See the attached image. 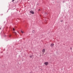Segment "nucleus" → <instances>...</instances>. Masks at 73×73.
<instances>
[{
	"label": "nucleus",
	"instance_id": "1",
	"mask_svg": "<svg viewBox=\"0 0 73 73\" xmlns=\"http://www.w3.org/2000/svg\"><path fill=\"white\" fill-rule=\"evenodd\" d=\"M48 64L49 63L48 62H46L44 63V64H45V65L46 66H47V65H48Z\"/></svg>",
	"mask_w": 73,
	"mask_h": 73
},
{
	"label": "nucleus",
	"instance_id": "2",
	"mask_svg": "<svg viewBox=\"0 0 73 73\" xmlns=\"http://www.w3.org/2000/svg\"><path fill=\"white\" fill-rule=\"evenodd\" d=\"M54 44L52 43L50 45V46H51V48H53V47L54 46Z\"/></svg>",
	"mask_w": 73,
	"mask_h": 73
},
{
	"label": "nucleus",
	"instance_id": "3",
	"mask_svg": "<svg viewBox=\"0 0 73 73\" xmlns=\"http://www.w3.org/2000/svg\"><path fill=\"white\" fill-rule=\"evenodd\" d=\"M30 12L31 13H32V14H34V13H34V12L33 11H30Z\"/></svg>",
	"mask_w": 73,
	"mask_h": 73
},
{
	"label": "nucleus",
	"instance_id": "4",
	"mask_svg": "<svg viewBox=\"0 0 73 73\" xmlns=\"http://www.w3.org/2000/svg\"><path fill=\"white\" fill-rule=\"evenodd\" d=\"M45 52V49H44L42 50V52L43 53V54H44V52Z\"/></svg>",
	"mask_w": 73,
	"mask_h": 73
},
{
	"label": "nucleus",
	"instance_id": "5",
	"mask_svg": "<svg viewBox=\"0 0 73 73\" xmlns=\"http://www.w3.org/2000/svg\"><path fill=\"white\" fill-rule=\"evenodd\" d=\"M32 32V33H35V30H33Z\"/></svg>",
	"mask_w": 73,
	"mask_h": 73
},
{
	"label": "nucleus",
	"instance_id": "6",
	"mask_svg": "<svg viewBox=\"0 0 73 73\" xmlns=\"http://www.w3.org/2000/svg\"><path fill=\"white\" fill-rule=\"evenodd\" d=\"M21 33H24V32L22 31H21Z\"/></svg>",
	"mask_w": 73,
	"mask_h": 73
},
{
	"label": "nucleus",
	"instance_id": "7",
	"mask_svg": "<svg viewBox=\"0 0 73 73\" xmlns=\"http://www.w3.org/2000/svg\"><path fill=\"white\" fill-rule=\"evenodd\" d=\"M15 29L14 28H13V30L14 31H15Z\"/></svg>",
	"mask_w": 73,
	"mask_h": 73
},
{
	"label": "nucleus",
	"instance_id": "8",
	"mask_svg": "<svg viewBox=\"0 0 73 73\" xmlns=\"http://www.w3.org/2000/svg\"><path fill=\"white\" fill-rule=\"evenodd\" d=\"M32 56H30V57H31V58H32Z\"/></svg>",
	"mask_w": 73,
	"mask_h": 73
},
{
	"label": "nucleus",
	"instance_id": "9",
	"mask_svg": "<svg viewBox=\"0 0 73 73\" xmlns=\"http://www.w3.org/2000/svg\"><path fill=\"white\" fill-rule=\"evenodd\" d=\"M45 15H47V14H46V13H45Z\"/></svg>",
	"mask_w": 73,
	"mask_h": 73
},
{
	"label": "nucleus",
	"instance_id": "10",
	"mask_svg": "<svg viewBox=\"0 0 73 73\" xmlns=\"http://www.w3.org/2000/svg\"><path fill=\"white\" fill-rule=\"evenodd\" d=\"M15 0H13L12 2H13V1H15Z\"/></svg>",
	"mask_w": 73,
	"mask_h": 73
},
{
	"label": "nucleus",
	"instance_id": "11",
	"mask_svg": "<svg viewBox=\"0 0 73 73\" xmlns=\"http://www.w3.org/2000/svg\"><path fill=\"white\" fill-rule=\"evenodd\" d=\"M62 21H63V20L61 21V22H62Z\"/></svg>",
	"mask_w": 73,
	"mask_h": 73
},
{
	"label": "nucleus",
	"instance_id": "12",
	"mask_svg": "<svg viewBox=\"0 0 73 73\" xmlns=\"http://www.w3.org/2000/svg\"><path fill=\"white\" fill-rule=\"evenodd\" d=\"M29 73H33V72H30Z\"/></svg>",
	"mask_w": 73,
	"mask_h": 73
},
{
	"label": "nucleus",
	"instance_id": "13",
	"mask_svg": "<svg viewBox=\"0 0 73 73\" xmlns=\"http://www.w3.org/2000/svg\"><path fill=\"white\" fill-rule=\"evenodd\" d=\"M38 11H40V9H39Z\"/></svg>",
	"mask_w": 73,
	"mask_h": 73
},
{
	"label": "nucleus",
	"instance_id": "14",
	"mask_svg": "<svg viewBox=\"0 0 73 73\" xmlns=\"http://www.w3.org/2000/svg\"><path fill=\"white\" fill-rule=\"evenodd\" d=\"M1 29V28H0V30Z\"/></svg>",
	"mask_w": 73,
	"mask_h": 73
},
{
	"label": "nucleus",
	"instance_id": "15",
	"mask_svg": "<svg viewBox=\"0 0 73 73\" xmlns=\"http://www.w3.org/2000/svg\"><path fill=\"white\" fill-rule=\"evenodd\" d=\"M10 37H11V35L10 36Z\"/></svg>",
	"mask_w": 73,
	"mask_h": 73
}]
</instances>
